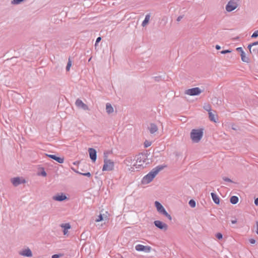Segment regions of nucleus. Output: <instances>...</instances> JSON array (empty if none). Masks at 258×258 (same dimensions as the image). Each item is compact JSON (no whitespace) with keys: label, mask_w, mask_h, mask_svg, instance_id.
<instances>
[{"label":"nucleus","mask_w":258,"mask_h":258,"mask_svg":"<svg viewBox=\"0 0 258 258\" xmlns=\"http://www.w3.org/2000/svg\"><path fill=\"white\" fill-rule=\"evenodd\" d=\"M163 168V166H159L153 169L148 174L143 178L142 183L144 184H146L151 182L159 171L162 170Z\"/></svg>","instance_id":"2"},{"label":"nucleus","mask_w":258,"mask_h":258,"mask_svg":"<svg viewBox=\"0 0 258 258\" xmlns=\"http://www.w3.org/2000/svg\"><path fill=\"white\" fill-rule=\"evenodd\" d=\"M150 15H147L146 16L145 19L142 23L143 26H146L149 22L150 20Z\"/></svg>","instance_id":"23"},{"label":"nucleus","mask_w":258,"mask_h":258,"mask_svg":"<svg viewBox=\"0 0 258 258\" xmlns=\"http://www.w3.org/2000/svg\"><path fill=\"white\" fill-rule=\"evenodd\" d=\"M83 175L86 176L88 177H90L91 176V174L90 172L85 173H82Z\"/></svg>","instance_id":"32"},{"label":"nucleus","mask_w":258,"mask_h":258,"mask_svg":"<svg viewBox=\"0 0 258 258\" xmlns=\"http://www.w3.org/2000/svg\"><path fill=\"white\" fill-rule=\"evenodd\" d=\"M71 66H72V61L70 60V59L69 58V61H68V64H67V66L66 67V70H67V71H69L70 70Z\"/></svg>","instance_id":"25"},{"label":"nucleus","mask_w":258,"mask_h":258,"mask_svg":"<svg viewBox=\"0 0 258 258\" xmlns=\"http://www.w3.org/2000/svg\"><path fill=\"white\" fill-rule=\"evenodd\" d=\"M238 202V198L236 196H232L230 198V202L233 204H236Z\"/></svg>","instance_id":"22"},{"label":"nucleus","mask_w":258,"mask_h":258,"mask_svg":"<svg viewBox=\"0 0 258 258\" xmlns=\"http://www.w3.org/2000/svg\"><path fill=\"white\" fill-rule=\"evenodd\" d=\"M202 91L199 87H196L191 89H187L185 91V93L190 96L198 95L201 94Z\"/></svg>","instance_id":"7"},{"label":"nucleus","mask_w":258,"mask_h":258,"mask_svg":"<svg viewBox=\"0 0 258 258\" xmlns=\"http://www.w3.org/2000/svg\"><path fill=\"white\" fill-rule=\"evenodd\" d=\"M101 37H98V38H97V39H96V44H95V45H96V44H97V43H98V42L101 40Z\"/></svg>","instance_id":"34"},{"label":"nucleus","mask_w":258,"mask_h":258,"mask_svg":"<svg viewBox=\"0 0 258 258\" xmlns=\"http://www.w3.org/2000/svg\"><path fill=\"white\" fill-rule=\"evenodd\" d=\"M207 110L209 111V118L210 120L214 122H217V115L213 114V113L211 111V109H207Z\"/></svg>","instance_id":"17"},{"label":"nucleus","mask_w":258,"mask_h":258,"mask_svg":"<svg viewBox=\"0 0 258 258\" xmlns=\"http://www.w3.org/2000/svg\"><path fill=\"white\" fill-rule=\"evenodd\" d=\"M135 249L138 251L149 252L151 251L152 248L150 246H144L142 244H138L135 246Z\"/></svg>","instance_id":"8"},{"label":"nucleus","mask_w":258,"mask_h":258,"mask_svg":"<svg viewBox=\"0 0 258 258\" xmlns=\"http://www.w3.org/2000/svg\"><path fill=\"white\" fill-rule=\"evenodd\" d=\"M211 196H212V199L214 201V202L216 204H219L220 203V200H219V198L218 196L213 192L211 193Z\"/></svg>","instance_id":"19"},{"label":"nucleus","mask_w":258,"mask_h":258,"mask_svg":"<svg viewBox=\"0 0 258 258\" xmlns=\"http://www.w3.org/2000/svg\"><path fill=\"white\" fill-rule=\"evenodd\" d=\"M251 46V45H249L248 46V47H250Z\"/></svg>","instance_id":"44"},{"label":"nucleus","mask_w":258,"mask_h":258,"mask_svg":"<svg viewBox=\"0 0 258 258\" xmlns=\"http://www.w3.org/2000/svg\"><path fill=\"white\" fill-rule=\"evenodd\" d=\"M106 110L108 113H111L113 112V108L111 105L109 103H107L106 105Z\"/></svg>","instance_id":"21"},{"label":"nucleus","mask_w":258,"mask_h":258,"mask_svg":"<svg viewBox=\"0 0 258 258\" xmlns=\"http://www.w3.org/2000/svg\"><path fill=\"white\" fill-rule=\"evenodd\" d=\"M11 181L14 185L17 186L21 183H24L26 182L25 180L23 178L20 177H15L11 179Z\"/></svg>","instance_id":"10"},{"label":"nucleus","mask_w":258,"mask_h":258,"mask_svg":"<svg viewBox=\"0 0 258 258\" xmlns=\"http://www.w3.org/2000/svg\"><path fill=\"white\" fill-rule=\"evenodd\" d=\"M216 49H217V50H219V49H220L221 47H220L219 45H216Z\"/></svg>","instance_id":"38"},{"label":"nucleus","mask_w":258,"mask_h":258,"mask_svg":"<svg viewBox=\"0 0 258 258\" xmlns=\"http://www.w3.org/2000/svg\"><path fill=\"white\" fill-rule=\"evenodd\" d=\"M254 204L256 205H258V198H256L255 201H254Z\"/></svg>","instance_id":"36"},{"label":"nucleus","mask_w":258,"mask_h":258,"mask_svg":"<svg viewBox=\"0 0 258 258\" xmlns=\"http://www.w3.org/2000/svg\"><path fill=\"white\" fill-rule=\"evenodd\" d=\"M216 237L218 239H221L223 237V236H222V234L221 233H217L216 234Z\"/></svg>","instance_id":"28"},{"label":"nucleus","mask_w":258,"mask_h":258,"mask_svg":"<svg viewBox=\"0 0 258 258\" xmlns=\"http://www.w3.org/2000/svg\"><path fill=\"white\" fill-rule=\"evenodd\" d=\"M181 18H182L181 17H179L177 18V20L178 21H179Z\"/></svg>","instance_id":"42"},{"label":"nucleus","mask_w":258,"mask_h":258,"mask_svg":"<svg viewBox=\"0 0 258 258\" xmlns=\"http://www.w3.org/2000/svg\"><path fill=\"white\" fill-rule=\"evenodd\" d=\"M148 130L150 131V133L153 134L157 132L158 130V128L156 124L151 123L149 126Z\"/></svg>","instance_id":"15"},{"label":"nucleus","mask_w":258,"mask_h":258,"mask_svg":"<svg viewBox=\"0 0 258 258\" xmlns=\"http://www.w3.org/2000/svg\"><path fill=\"white\" fill-rule=\"evenodd\" d=\"M231 52V51L230 50H225L221 51V53L222 54H225V53H230Z\"/></svg>","instance_id":"30"},{"label":"nucleus","mask_w":258,"mask_h":258,"mask_svg":"<svg viewBox=\"0 0 258 258\" xmlns=\"http://www.w3.org/2000/svg\"><path fill=\"white\" fill-rule=\"evenodd\" d=\"M103 220V217H102V215L101 214H100L97 219H96V220H95V221L96 222H100L101 221H102Z\"/></svg>","instance_id":"27"},{"label":"nucleus","mask_w":258,"mask_h":258,"mask_svg":"<svg viewBox=\"0 0 258 258\" xmlns=\"http://www.w3.org/2000/svg\"><path fill=\"white\" fill-rule=\"evenodd\" d=\"M77 106L79 107H81L84 110H88V107L86 104L83 102V101L80 99H77L75 103Z\"/></svg>","instance_id":"12"},{"label":"nucleus","mask_w":258,"mask_h":258,"mask_svg":"<svg viewBox=\"0 0 258 258\" xmlns=\"http://www.w3.org/2000/svg\"><path fill=\"white\" fill-rule=\"evenodd\" d=\"M59 255L58 254H54L52 256V258H59Z\"/></svg>","instance_id":"35"},{"label":"nucleus","mask_w":258,"mask_h":258,"mask_svg":"<svg viewBox=\"0 0 258 258\" xmlns=\"http://www.w3.org/2000/svg\"><path fill=\"white\" fill-rule=\"evenodd\" d=\"M256 226H257V231L256 233L258 234V222H256Z\"/></svg>","instance_id":"41"},{"label":"nucleus","mask_w":258,"mask_h":258,"mask_svg":"<svg viewBox=\"0 0 258 258\" xmlns=\"http://www.w3.org/2000/svg\"><path fill=\"white\" fill-rule=\"evenodd\" d=\"M238 7V0L230 1L226 6V10L227 12H231Z\"/></svg>","instance_id":"6"},{"label":"nucleus","mask_w":258,"mask_h":258,"mask_svg":"<svg viewBox=\"0 0 258 258\" xmlns=\"http://www.w3.org/2000/svg\"><path fill=\"white\" fill-rule=\"evenodd\" d=\"M148 157L146 154H139L136 157V162L133 166L131 167L130 170L134 172L136 170H139L143 169L147 164H148Z\"/></svg>","instance_id":"1"},{"label":"nucleus","mask_w":258,"mask_h":258,"mask_svg":"<svg viewBox=\"0 0 258 258\" xmlns=\"http://www.w3.org/2000/svg\"><path fill=\"white\" fill-rule=\"evenodd\" d=\"M61 227L64 228L63 234L64 235L67 234L68 233V229L71 228L70 225L69 223H66V224H62L61 225Z\"/></svg>","instance_id":"18"},{"label":"nucleus","mask_w":258,"mask_h":258,"mask_svg":"<svg viewBox=\"0 0 258 258\" xmlns=\"http://www.w3.org/2000/svg\"><path fill=\"white\" fill-rule=\"evenodd\" d=\"M203 136V131L202 129H194L190 133V138L194 143H198Z\"/></svg>","instance_id":"3"},{"label":"nucleus","mask_w":258,"mask_h":258,"mask_svg":"<svg viewBox=\"0 0 258 258\" xmlns=\"http://www.w3.org/2000/svg\"><path fill=\"white\" fill-rule=\"evenodd\" d=\"M53 199L57 201H62L67 199V197L63 194H61L54 196Z\"/></svg>","instance_id":"14"},{"label":"nucleus","mask_w":258,"mask_h":258,"mask_svg":"<svg viewBox=\"0 0 258 258\" xmlns=\"http://www.w3.org/2000/svg\"><path fill=\"white\" fill-rule=\"evenodd\" d=\"M155 206L158 212L166 217L169 220H172L171 216L166 212L163 206L158 201H155Z\"/></svg>","instance_id":"5"},{"label":"nucleus","mask_w":258,"mask_h":258,"mask_svg":"<svg viewBox=\"0 0 258 258\" xmlns=\"http://www.w3.org/2000/svg\"><path fill=\"white\" fill-rule=\"evenodd\" d=\"M155 225L161 230H167L168 229V225L159 220L155 221L154 222Z\"/></svg>","instance_id":"9"},{"label":"nucleus","mask_w":258,"mask_h":258,"mask_svg":"<svg viewBox=\"0 0 258 258\" xmlns=\"http://www.w3.org/2000/svg\"><path fill=\"white\" fill-rule=\"evenodd\" d=\"M88 151L90 158L93 162H95L97 158L96 150L93 148H89Z\"/></svg>","instance_id":"11"},{"label":"nucleus","mask_w":258,"mask_h":258,"mask_svg":"<svg viewBox=\"0 0 258 258\" xmlns=\"http://www.w3.org/2000/svg\"><path fill=\"white\" fill-rule=\"evenodd\" d=\"M189 205L191 207L194 208L196 207V204L194 200H190L189 202Z\"/></svg>","instance_id":"24"},{"label":"nucleus","mask_w":258,"mask_h":258,"mask_svg":"<svg viewBox=\"0 0 258 258\" xmlns=\"http://www.w3.org/2000/svg\"><path fill=\"white\" fill-rule=\"evenodd\" d=\"M224 180H225L226 181H228V182H231V180L230 179L228 178H225L224 179Z\"/></svg>","instance_id":"39"},{"label":"nucleus","mask_w":258,"mask_h":258,"mask_svg":"<svg viewBox=\"0 0 258 258\" xmlns=\"http://www.w3.org/2000/svg\"><path fill=\"white\" fill-rule=\"evenodd\" d=\"M249 242L251 244H254L255 243V240L254 239H250Z\"/></svg>","instance_id":"33"},{"label":"nucleus","mask_w":258,"mask_h":258,"mask_svg":"<svg viewBox=\"0 0 258 258\" xmlns=\"http://www.w3.org/2000/svg\"><path fill=\"white\" fill-rule=\"evenodd\" d=\"M48 156L50 157L51 159H54V160L56 161L57 162L59 163H62L64 161V158H60L54 155H48Z\"/></svg>","instance_id":"16"},{"label":"nucleus","mask_w":258,"mask_h":258,"mask_svg":"<svg viewBox=\"0 0 258 258\" xmlns=\"http://www.w3.org/2000/svg\"><path fill=\"white\" fill-rule=\"evenodd\" d=\"M20 254L21 255L31 257L32 256V253L31 250L29 248H26L22 250L20 252Z\"/></svg>","instance_id":"13"},{"label":"nucleus","mask_w":258,"mask_h":258,"mask_svg":"<svg viewBox=\"0 0 258 258\" xmlns=\"http://www.w3.org/2000/svg\"><path fill=\"white\" fill-rule=\"evenodd\" d=\"M236 50L239 51V52H240V53H242V52H244L243 49H242V47H237L236 48Z\"/></svg>","instance_id":"31"},{"label":"nucleus","mask_w":258,"mask_h":258,"mask_svg":"<svg viewBox=\"0 0 258 258\" xmlns=\"http://www.w3.org/2000/svg\"><path fill=\"white\" fill-rule=\"evenodd\" d=\"M206 109H207H207H208V110L210 109V107H209V108H208V107H206Z\"/></svg>","instance_id":"43"},{"label":"nucleus","mask_w":258,"mask_h":258,"mask_svg":"<svg viewBox=\"0 0 258 258\" xmlns=\"http://www.w3.org/2000/svg\"><path fill=\"white\" fill-rule=\"evenodd\" d=\"M258 36V30L255 31L252 35L251 37L255 38Z\"/></svg>","instance_id":"29"},{"label":"nucleus","mask_w":258,"mask_h":258,"mask_svg":"<svg viewBox=\"0 0 258 258\" xmlns=\"http://www.w3.org/2000/svg\"><path fill=\"white\" fill-rule=\"evenodd\" d=\"M41 174L43 176H46V173L45 171L42 172Z\"/></svg>","instance_id":"37"},{"label":"nucleus","mask_w":258,"mask_h":258,"mask_svg":"<svg viewBox=\"0 0 258 258\" xmlns=\"http://www.w3.org/2000/svg\"><path fill=\"white\" fill-rule=\"evenodd\" d=\"M152 144V143L150 141H146L145 142H144V146L146 148H147L148 147H150Z\"/></svg>","instance_id":"26"},{"label":"nucleus","mask_w":258,"mask_h":258,"mask_svg":"<svg viewBox=\"0 0 258 258\" xmlns=\"http://www.w3.org/2000/svg\"><path fill=\"white\" fill-rule=\"evenodd\" d=\"M241 60L242 61L245 62H249V58L247 56H246L244 52H242V53L240 54Z\"/></svg>","instance_id":"20"},{"label":"nucleus","mask_w":258,"mask_h":258,"mask_svg":"<svg viewBox=\"0 0 258 258\" xmlns=\"http://www.w3.org/2000/svg\"><path fill=\"white\" fill-rule=\"evenodd\" d=\"M114 169V162L110 159L105 158L104 159V165L102 168L103 171H112Z\"/></svg>","instance_id":"4"},{"label":"nucleus","mask_w":258,"mask_h":258,"mask_svg":"<svg viewBox=\"0 0 258 258\" xmlns=\"http://www.w3.org/2000/svg\"><path fill=\"white\" fill-rule=\"evenodd\" d=\"M236 222H237V220H232V221H231V223H232V224H235V223H236Z\"/></svg>","instance_id":"40"}]
</instances>
